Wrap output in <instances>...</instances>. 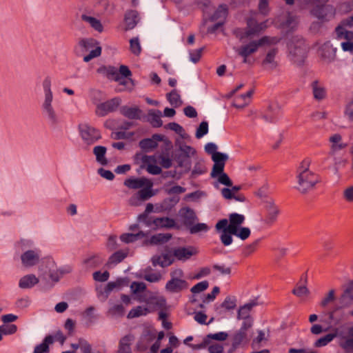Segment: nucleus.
I'll use <instances>...</instances> for the list:
<instances>
[{
  "label": "nucleus",
  "instance_id": "nucleus-1",
  "mask_svg": "<svg viewBox=\"0 0 353 353\" xmlns=\"http://www.w3.org/2000/svg\"><path fill=\"white\" fill-rule=\"evenodd\" d=\"M244 221V215L232 213L229 215L228 219H223L216 223L215 228L217 231L221 230L220 240L225 246L232 243V235L241 240H246L249 238L251 234L250 228L241 227Z\"/></svg>",
  "mask_w": 353,
  "mask_h": 353
},
{
  "label": "nucleus",
  "instance_id": "nucleus-2",
  "mask_svg": "<svg viewBox=\"0 0 353 353\" xmlns=\"http://www.w3.org/2000/svg\"><path fill=\"white\" fill-rule=\"evenodd\" d=\"M311 163L310 158L304 159L297 170V189L303 194L314 190L321 182L320 175L310 170Z\"/></svg>",
  "mask_w": 353,
  "mask_h": 353
},
{
  "label": "nucleus",
  "instance_id": "nucleus-3",
  "mask_svg": "<svg viewBox=\"0 0 353 353\" xmlns=\"http://www.w3.org/2000/svg\"><path fill=\"white\" fill-rule=\"evenodd\" d=\"M268 20L259 22L256 19V14L246 19V28H237L234 30V34L241 41L259 35L268 28Z\"/></svg>",
  "mask_w": 353,
  "mask_h": 353
},
{
  "label": "nucleus",
  "instance_id": "nucleus-4",
  "mask_svg": "<svg viewBox=\"0 0 353 353\" xmlns=\"http://www.w3.org/2000/svg\"><path fill=\"white\" fill-rule=\"evenodd\" d=\"M228 157V155L223 153H216L213 157L214 165L211 172V176L214 179H217L219 183L224 185L227 187H232V181L225 173L224 168L225 162Z\"/></svg>",
  "mask_w": 353,
  "mask_h": 353
},
{
  "label": "nucleus",
  "instance_id": "nucleus-5",
  "mask_svg": "<svg viewBox=\"0 0 353 353\" xmlns=\"http://www.w3.org/2000/svg\"><path fill=\"white\" fill-rule=\"evenodd\" d=\"M124 185L129 189H140L137 192L143 200H148L154 195L152 192L153 183L145 177L128 178L125 180Z\"/></svg>",
  "mask_w": 353,
  "mask_h": 353
},
{
  "label": "nucleus",
  "instance_id": "nucleus-6",
  "mask_svg": "<svg viewBox=\"0 0 353 353\" xmlns=\"http://www.w3.org/2000/svg\"><path fill=\"white\" fill-rule=\"evenodd\" d=\"M278 42V39L276 37H270L264 36L259 40H254L249 43L241 46L236 50L239 55L243 58V63H247L248 57L251 54L256 52L259 47L265 45H271Z\"/></svg>",
  "mask_w": 353,
  "mask_h": 353
},
{
  "label": "nucleus",
  "instance_id": "nucleus-7",
  "mask_svg": "<svg viewBox=\"0 0 353 353\" xmlns=\"http://www.w3.org/2000/svg\"><path fill=\"white\" fill-rule=\"evenodd\" d=\"M328 0H308L307 3L315 5L311 10L312 14L319 19H329L334 17L335 9L330 5H326Z\"/></svg>",
  "mask_w": 353,
  "mask_h": 353
},
{
  "label": "nucleus",
  "instance_id": "nucleus-8",
  "mask_svg": "<svg viewBox=\"0 0 353 353\" xmlns=\"http://www.w3.org/2000/svg\"><path fill=\"white\" fill-rule=\"evenodd\" d=\"M139 301L146 304L145 307L149 309L150 313L163 310L166 305V300L163 296L150 291L141 296Z\"/></svg>",
  "mask_w": 353,
  "mask_h": 353
},
{
  "label": "nucleus",
  "instance_id": "nucleus-9",
  "mask_svg": "<svg viewBox=\"0 0 353 353\" xmlns=\"http://www.w3.org/2000/svg\"><path fill=\"white\" fill-rule=\"evenodd\" d=\"M279 214L278 206L272 200L265 201L262 215L263 223L268 226L273 225L276 221Z\"/></svg>",
  "mask_w": 353,
  "mask_h": 353
},
{
  "label": "nucleus",
  "instance_id": "nucleus-10",
  "mask_svg": "<svg viewBox=\"0 0 353 353\" xmlns=\"http://www.w3.org/2000/svg\"><path fill=\"white\" fill-rule=\"evenodd\" d=\"M288 49L294 61H302L306 54V46L302 39H298L296 43L290 42L288 43Z\"/></svg>",
  "mask_w": 353,
  "mask_h": 353
},
{
  "label": "nucleus",
  "instance_id": "nucleus-11",
  "mask_svg": "<svg viewBox=\"0 0 353 353\" xmlns=\"http://www.w3.org/2000/svg\"><path fill=\"white\" fill-rule=\"evenodd\" d=\"M80 133L82 139L88 145L93 144L101 137L98 130L86 125L80 126Z\"/></svg>",
  "mask_w": 353,
  "mask_h": 353
},
{
  "label": "nucleus",
  "instance_id": "nucleus-12",
  "mask_svg": "<svg viewBox=\"0 0 353 353\" xmlns=\"http://www.w3.org/2000/svg\"><path fill=\"white\" fill-rule=\"evenodd\" d=\"M119 98H113L97 105L96 114L99 117H104L110 112L115 111L120 105Z\"/></svg>",
  "mask_w": 353,
  "mask_h": 353
},
{
  "label": "nucleus",
  "instance_id": "nucleus-13",
  "mask_svg": "<svg viewBox=\"0 0 353 353\" xmlns=\"http://www.w3.org/2000/svg\"><path fill=\"white\" fill-rule=\"evenodd\" d=\"M142 165L141 168L145 169L151 174H159L162 170L157 165V160L155 156L143 155L141 157Z\"/></svg>",
  "mask_w": 353,
  "mask_h": 353
},
{
  "label": "nucleus",
  "instance_id": "nucleus-14",
  "mask_svg": "<svg viewBox=\"0 0 353 353\" xmlns=\"http://www.w3.org/2000/svg\"><path fill=\"white\" fill-rule=\"evenodd\" d=\"M347 336V332L345 334L343 332H340L339 328L334 329V333L327 334L318 340L314 343V346L316 347H321L327 345L330 343L335 337H339V345L341 347V343L342 342L343 337Z\"/></svg>",
  "mask_w": 353,
  "mask_h": 353
},
{
  "label": "nucleus",
  "instance_id": "nucleus-15",
  "mask_svg": "<svg viewBox=\"0 0 353 353\" xmlns=\"http://www.w3.org/2000/svg\"><path fill=\"white\" fill-rule=\"evenodd\" d=\"M198 252L196 248L192 246L179 247L172 250L173 256L179 261H185L190 259Z\"/></svg>",
  "mask_w": 353,
  "mask_h": 353
},
{
  "label": "nucleus",
  "instance_id": "nucleus-16",
  "mask_svg": "<svg viewBox=\"0 0 353 353\" xmlns=\"http://www.w3.org/2000/svg\"><path fill=\"white\" fill-rule=\"evenodd\" d=\"M145 224L150 227L154 226L155 228H172L175 225V221L168 217H161L150 219L145 221Z\"/></svg>",
  "mask_w": 353,
  "mask_h": 353
},
{
  "label": "nucleus",
  "instance_id": "nucleus-17",
  "mask_svg": "<svg viewBox=\"0 0 353 353\" xmlns=\"http://www.w3.org/2000/svg\"><path fill=\"white\" fill-rule=\"evenodd\" d=\"M21 259L24 266L32 267L38 263L39 254L34 250H28L21 256Z\"/></svg>",
  "mask_w": 353,
  "mask_h": 353
},
{
  "label": "nucleus",
  "instance_id": "nucleus-18",
  "mask_svg": "<svg viewBox=\"0 0 353 353\" xmlns=\"http://www.w3.org/2000/svg\"><path fill=\"white\" fill-rule=\"evenodd\" d=\"M134 341V336L131 334L122 337L119 343L118 353H131V345Z\"/></svg>",
  "mask_w": 353,
  "mask_h": 353
},
{
  "label": "nucleus",
  "instance_id": "nucleus-19",
  "mask_svg": "<svg viewBox=\"0 0 353 353\" xmlns=\"http://www.w3.org/2000/svg\"><path fill=\"white\" fill-rule=\"evenodd\" d=\"M228 337V334L225 332H220L214 334H208L203 339L201 344L199 345L196 348H205L208 345L210 344L211 340H215L219 341H225Z\"/></svg>",
  "mask_w": 353,
  "mask_h": 353
},
{
  "label": "nucleus",
  "instance_id": "nucleus-20",
  "mask_svg": "<svg viewBox=\"0 0 353 353\" xmlns=\"http://www.w3.org/2000/svg\"><path fill=\"white\" fill-rule=\"evenodd\" d=\"M252 94L253 92L250 90L245 94L235 96L233 99V106L236 108H245L250 103Z\"/></svg>",
  "mask_w": 353,
  "mask_h": 353
},
{
  "label": "nucleus",
  "instance_id": "nucleus-21",
  "mask_svg": "<svg viewBox=\"0 0 353 353\" xmlns=\"http://www.w3.org/2000/svg\"><path fill=\"white\" fill-rule=\"evenodd\" d=\"M187 288V282L184 279H170L165 285V289L170 292H179Z\"/></svg>",
  "mask_w": 353,
  "mask_h": 353
},
{
  "label": "nucleus",
  "instance_id": "nucleus-22",
  "mask_svg": "<svg viewBox=\"0 0 353 353\" xmlns=\"http://www.w3.org/2000/svg\"><path fill=\"white\" fill-rule=\"evenodd\" d=\"M97 72L106 77L110 80L119 81V73L115 67L103 65L97 69Z\"/></svg>",
  "mask_w": 353,
  "mask_h": 353
},
{
  "label": "nucleus",
  "instance_id": "nucleus-23",
  "mask_svg": "<svg viewBox=\"0 0 353 353\" xmlns=\"http://www.w3.org/2000/svg\"><path fill=\"white\" fill-rule=\"evenodd\" d=\"M152 264L155 266L157 265L165 268L172 265L174 261V257L170 254H163L159 256H155L152 258Z\"/></svg>",
  "mask_w": 353,
  "mask_h": 353
},
{
  "label": "nucleus",
  "instance_id": "nucleus-24",
  "mask_svg": "<svg viewBox=\"0 0 353 353\" xmlns=\"http://www.w3.org/2000/svg\"><path fill=\"white\" fill-rule=\"evenodd\" d=\"M125 30L133 29L139 21V13L136 10H128L124 17Z\"/></svg>",
  "mask_w": 353,
  "mask_h": 353
},
{
  "label": "nucleus",
  "instance_id": "nucleus-25",
  "mask_svg": "<svg viewBox=\"0 0 353 353\" xmlns=\"http://www.w3.org/2000/svg\"><path fill=\"white\" fill-rule=\"evenodd\" d=\"M347 336L343 337L341 347L347 353L353 352V325L347 327Z\"/></svg>",
  "mask_w": 353,
  "mask_h": 353
},
{
  "label": "nucleus",
  "instance_id": "nucleus-26",
  "mask_svg": "<svg viewBox=\"0 0 353 353\" xmlns=\"http://www.w3.org/2000/svg\"><path fill=\"white\" fill-rule=\"evenodd\" d=\"M349 312L347 313L341 308H337L330 314V319L334 322L335 325H338L345 321L348 318Z\"/></svg>",
  "mask_w": 353,
  "mask_h": 353
},
{
  "label": "nucleus",
  "instance_id": "nucleus-27",
  "mask_svg": "<svg viewBox=\"0 0 353 353\" xmlns=\"http://www.w3.org/2000/svg\"><path fill=\"white\" fill-rule=\"evenodd\" d=\"M39 281V279L34 274H28L21 278L19 286L22 289L31 288L37 284Z\"/></svg>",
  "mask_w": 353,
  "mask_h": 353
},
{
  "label": "nucleus",
  "instance_id": "nucleus-28",
  "mask_svg": "<svg viewBox=\"0 0 353 353\" xmlns=\"http://www.w3.org/2000/svg\"><path fill=\"white\" fill-rule=\"evenodd\" d=\"M222 196L226 200L234 199L236 201L244 202L246 199L241 193H235L231 188H224L221 190Z\"/></svg>",
  "mask_w": 353,
  "mask_h": 353
},
{
  "label": "nucleus",
  "instance_id": "nucleus-29",
  "mask_svg": "<svg viewBox=\"0 0 353 353\" xmlns=\"http://www.w3.org/2000/svg\"><path fill=\"white\" fill-rule=\"evenodd\" d=\"M121 113L130 119H139L141 110L137 107L123 106L121 109Z\"/></svg>",
  "mask_w": 353,
  "mask_h": 353
},
{
  "label": "nucleus",
  "instance_id": "nucleus-30",
  "mask_svg": "<svg viewBox=\"0 0 353 353\" xmlns=\"http://www.w3.org/2000/svg\"><path fill=\"white\" fill-rule=\"evenodd\" d=\"M312 88L314 97L317 100H321L326 97L325 88L318 81H314L312 83Z\"/></svg>",
  "mask_w": 353,
  "mask_h": 353
},
{
  "label": "nucleus",
  "instance_id": "nucleus-31",
  "mask_svg": "<svg viewBox=\"0 0 353 353\" xmlns=\"http://www.w3.org/2000/svg\"><path fill=\"white\" fill-rule=\"evenodd\" d=\"M148 121L154 128L161 127L163 124L161 112L160 110H151L148 114Z\"/></svg>",
  "mask_w": 353,
  "mask_h": 353
},
{
  "label": "nucleus",
  "instance_id": "nucleus-32",
  "mask_svg": "<svg viewBox=\"0 0 353 353\" xmlns=\"http://www.w3.org/2000/svg\"><path fill=\"white\" fill-rule=\"evenodd\" d=\"M320 51L322 57L330 60L335 57L336 50L327 41L321 47Z\"/></svg>",
  "mask_w": 353,
  "mask_h": 353
},
{
  "label": "nucleus",
  "instance_id": "nucleus-33",
  "mask_svg": "<svg viewBox=\"0 0 353 353\" xmlns=\"http://www.w3.org/2000/svg\"><path fill=\"white\" fill-rule=\"evenodd\" d=\"M53 341L54 339L52 336L49 335L46 336L43 342L35 347L34 353L49 352V345L52 344Z\"/></svg>",
  "mask_w": 353,
  "mask_h": 353
},
{
  "label": "nucleus",
  "instance_id": "nucleus-34",
  "mask_svg": "<svg viewBox=\"0 0 353 353\" xmlns=\"http://www.w3.org/2000/svg\"><path fill=\"white\" fill-rule=\"evenodd\" d=\"M172 238L170 234H157L152 236L150 239V243L152 245H161L167 243Z\"/></svg>",
  "mask_w": 353,
  "mask_h": 353
},
{
  "label": "nucleus",
  "instance_id": "nucleus-35",
  "mask_svg": "<svg viewBox=\"0 0 353 353\" xmlns=\"http://www.w3.org/2000/svg\"><path fill=\"white\" fill-rule=\"evenodd\" d=\"M52 100V92H46V101L44 103V108L46 110L49 117L52 119V121L55 123L57 122L55 114L51 107V102Z\"/></svg>",
  "mask_w": 353,
  "mask_h": 353
},
{
  "label": "nucleus",
  "instance_id": "nucleus-36",
  "mask_svg": "<svg viewBox=\"0 0 353 353\" xmlns=\"http://www.w3.org/2000/svg\"><path fill=\"white\" fill-rule=\"evenodd\" d=\"M337 39L353 40V32L347 30L343 26H339L335 30Z\"/></svg>",
  "mask_w": 353,
  "mask_h": 353
},
{
  "label": "nucleus",
  "instance_id": "nucleus-37",
  "mask_svg": "<svg viewBox=\"0 0 353 353\" xmlns=\"http://www.w3.org/2000/svg\"><path fill=\"white\" fill-rule=\"evenodd\" d=\"M150 313L149 309L146 307L137 306L132 308L128 313L127 317L128 319H134L141 316H145Z\"/></svg>",
  "mask_w": 353,
  "mask_h": 353
},
{
  "label": "nucleus",
  "instance_id": "nucleus-38",
  "mask_svg": "<svg viewBox=\"0 0 353 353\" xmlns=\"http://www.w3.org/2000/svg\"><path fill=\"white\" fill-rule=\"evenodd\" d=\"M93 152L96 156L97 161L101 165L107 164V159L105 157L106 152V148L104 146H95L93 149Z\"/></svg>",
  "mask_w": 353,
  "mask_h": 353
},
{
  "label": "nucleus",
  "instance_id": "nucleus-39",
  "mask_svg": "<svg viewBox=\"0 0 353 353\" xmlns=\"http://www.w3.org/2000/svg\"><path fill=\"white\" fill-rule=\"evenodd\" d=\"M81 18L84 21L88 22L95 30L98 31L99 32H101L103 31V26L101 21L97 19L87 16L85 14H83Z\"/></svg>",
  "mask_w": 353,
  "mask_h": 353
},
{
  "label": "nucleus",
  "instance_id": "nucleus-40",
  "mask_svg": "<svg viewBox=\"0 0 353 353\" xmlns=\"http://www.w3.org/2000/svg\"><path fill=\"white\" fill-rule=\"evenodd\" d=\"M228 14V8L225 4L220 5L212 17V20H225Z\"/></svg>",
  "mask_w": 353,
  "mask_h": 353
},
{
  "label": "nucleus",
  "instance_id": "nucleus-41",
  "mask_svg": "<svg viewBox=\"0 0 353 353\" xmlns=\"http://www.w3.org/2000/svg\"><path fill=\"white\" fill-rule=\"evenodd\" d=\"M259 244V240H256L252 243L245 245L241 250L242 255L244 257H248L249 256L252 255L257 250Z\"/></svg>",
  "mask_w": 353,
  "mask_h": 353
},
{
  "label": "nucleus",
  "instance_id": "nucleus-42",
  "mask_svg": "<svg viewBox=\"0 0 353 353\" xmlns=\"http://www.w3.org/2000/svg\"><path fill=\"white\" fill-rule=\"evenodd\" d=\"M161 274L159 272H154L152 270L145 271L143 276V279L150 283H156L161 279Z\"/></svg>",
  "mask_w": 353,
  "mask_h": 353
},
{
  "label": "nucleus",
  "instance_id": "nucleus-43",
  "mask_svg": "<svg viewBox=\"0 0 353 353\" xmlns=\"http://www.w3.org/2000/svg\"><path fill=\"white\" fill-rule=\"evenodd\" d=\"M144 233L139 232L137 234L125 233L121 235L120 239L121 241L129 243L136 241L139 238L143 237Z\"/></svg>",
  "mask_w": 353,
  "mask_h": 353
},
{
  "label": "nucleus",
  "instance_id": "nucleus-44",
  "mask_svg": "<svg viewBox=\"0 0 353 353\" xmlns=\"http://www.w3.org/2000/svg\"><path fill=\"white\" fill-rule=\"evenodd\" d=\"M104 259L99 255L93 256L85 261L88 268H94L103 264Z\"/></svg>",
  "mask_w": 353,
  "mask_h": 353
},
{
  "label": "nucleus",
  "instance_id": "nucleus-45",
  "mask_svg": "<svg viewBox=\"0 0 353 353\" xmlns=\"http://www.w3.org/2000/svg\"><path fill=\"white\" fill-rule=\"evenodd\" d=\"M167 99L170 103L175 108L180 106L182 103L180 95L175 90L167 94Z\"/></svg>",
  "mask_w": 353,
  "mask_h": 353
},
{
  "label": "nucleus",
  "instance_id": "nucleus-46",
  "mask_svg": "<svg viewBox=\"0 0 353 353\" xmlns=\"http://www.w3.org/2000/svg\"><path fill=\"white\" fill-rule=\"evenodd\" d=\"M341 136L339 134H335L330 137V141L332 143V148L333 150H341L345 148V145L341 142Z\"/></svg>",
  "mask_w": 353,
  "mask_h": 353
},
{
  "label": "nucleus",
  "instance_id": "nucleus-47",
  "mask_svg": "<svg viewBox=\"0 0 353 353\" xmlns=\"http://www.w3.org/2000/svg\"><path fill=\"white\" fill-rule=\"evenodd\" d=\"M277 53V50L272 49L269 51L266 55L265 59L263 61V65L270 64L271 68H275L276 65V62L274 61L275 56Z\"/></svg>",
  "mask_w": 353,
  "mask_h": 353
},
{
  "label": "nucleus",
  "instance_id": "nucleus-48",
  "mask_svg": "<svg viewBox=\"0 0 353 353\" xmlns=\"http://www.w3.org/2000/svg\"><path fill=\"white\" fill-rule=\"evenodd\" d=\"M221 306L227 310H234L236 306V300L233 296H227Z\"/></svg>",
  "mask_w": 353,
  "mask_h": 353
},
{
  "label": "nucleus",
  "instance_id": "nucleus-49",
  "mask_svg": "<svg viewBox=\"0 0 353 353\" xmlns=\"http://www.w3.org/2000/svg\"><path fill=\"white\" fill-rule=\"evenodd\" d=\"M128 255V253L123 251H117L114 252L109 259L110 263H119L122 261Z\"/></svg>",
  "mask_w": 353,
  "mask_h": 353
},
{
  "label": "nucleus",
  "instance_id": "nucleus-50",
  "mask_svg": "<svg viewBox=\"0 0 353 353\" xmlns=\"http://www.w3.org/2000/svg\"><path fill=\"white\" fill-rule=\"evenodd\" d=\"M246 339V333L245 331H239L235 334L232 339V346L236 348L241 344Z\"/></svg>",
  "mask_w": 353,
  "mask_h": 353
},
{
  "label": "nucleus",
  "instance_id": "nucleus-51",
  "mask_svg": "<svg viewBox=\"0 0 353 353\" xmlns=\"http://www.w3.org/2000/svg\"><path fill=\"white\" fill-rule=\"evenodd\" d=\"M253 305L245 304L243 307H241L238 311V319H246L250 316V311L252 308Z\"/></svg>",
  "mask_w": 353,
  "mask_h": 353
},
{
  "label": "nucleus",
  "instance_id": "nucleus-52",
  "mask_svg": "<svg viewBox=\"0 0 353 353\" xmlns=\"http://www.w3.org/2000/svg\"><path fill=\"white\" fill-rule=\"evenodd\" d=\"M130 48L132 53L139 55L141 52V47L137 37L132 38L130 40Z\"/></svg>",
  "mask_w": 353,
  "mask_h": 353
},
{
  "label": "nucleus",
  "instance_id": "nucleus-53",
  "mask_svg": "<svg viewBox=\"0 0 353 353\" xmlns=\"http://www.w3.org/2000/svg\"><path fill=\"white\" fill-rule=\"evenodd\" d=\"M208 132V123L207 121H202L196 132V137L201 139Z\"/></svg>",
  "mask_w": 353,
  "mask_h": 353
},
{
  "label": "nucleus",
  "instance_id": "nucleus-54",
  "mask_svg": "<svg viewBox=\"0 0 353 353\" xmlns=\"http://www.w3.org/2000/svg\"><path fill=\"white\" fill-rule=\"evenodd\" d=\"M293 293L301 299H305L307 296L309 291L305 286H297L293 290Z\"/></svg>",
  "mask_w": 353,
  "mask_h": 353
},
{
  "label": "nucleus",
  "instance_id": "nucleus-55",
  "mask_svg": "<svg viewBox=\"0 0 353 353\" xmlns=\"http://www.w3.org/2000/svg\"><path fill=\"white\" fill-rule=\"evenodd\" d=\"M209 283L207 281L199 282L191 288V292L194 294L201 292L208 288Z\"/></svg>",
  "mask_w": 353,
  "mask_h": 353
},
{
  "label": "nucleus",
  "instance_id": "nucleus-56",
  "mask_svg": "<svg viewBox=\"0 0 353 353\" xmlns=\"http://www.w3.org/2000/svg\"><path fill=\"white\" fill-rule=\"evenodd\" d=\"M194 319L199 324H210L213 321V318H212L208 323H206L208 316L202 312H195Z\"/></svg>",
  "mask_w": 353,
  "mask_h": 353
},
{
  "label": "nucleus",
  "instance_id": "nucleus-57",
  "mask_svg": "<svg viewBox=\"0 0 353 353\" xmlns=\"http://www.w3.org/2000/svg\"><path fill=\"white\" fill-rule=\"evenodd\" d=\"M139 145L143 150H150L156 148L157 143L151 139H145L140 141Z\"/></svg>",
  "mask_w": 353,
  "mask_h": 353
},
{
  "label": "nucleus",
  "instance_id": "nucleus-58",
  "mask_svg": "<svg viewBox=\"0 0 353 353\" xmlns=\"http://www.w3.org/2000/svg\"><path fill=\"white\" fill-rule=\"evenodd\" d=\"M101 54V48L100 46H97L94 50H92L90 52L83 57V61L85 62H88L92 59L99 57Z\"/></svg>",
  "mask_w": 353,
  "mask_h": 353
},
{
  "label": "nucleus",
  "instance_id": "nucleus-59",
  "mask_svg": "<svg viewBox=\"0 0 353 353\" xmlns=\"http://www.w3.org/2000/svg\"><path fill=\"white\" fill-rule=\"evenodd\" d=\"M131 290L134 294L143 292L146 290V285L143 282H132L130 285Z\"/></svg>",
  "mask_w": 353,
  "mask_h": 353
},
{
  "label": "nucleus",
  "instance_id": "nucleus-60",
  "mask_svg": "<svg viewBox=\"0 0 353 353\" xmlns=\"http://www.w3.org/2000/svg\"><path fill=\"white\" fill-rule=\"evenodd\" d=\"M209 229L208 226L205 223H197L192 225L190 228V232L191 234H196L199 232H206Z\"/></svg>",
  "mask_w": 353,
  "mask_h": 353
},
{
  "label": "nucleus",
  "instance_id": "nucleus-61",
  "mask_svg": "<svg viewBox=\"0 0 353 353\" xmlns=\"http://www.w3.org/2000/svg\"><path fill=\"white\" fill-rule=\"evenodd\" d=\"M343 198L348 203H353V185L348 186L344 189Z\"/></svg>",
  "mask_w": 353,
  "mask_h": 353
},
{
  "label": "nucleus",
  "instance_id": "nucleus-62",
  "mask_svg": "<svg viewBox=\"0 0 353 353\" xmlns=\"http://www.w3.org/2000/svg\"><path fill=\"white\" fill-rule=\"evenodd\" d=\"M110 274L108 271L101 272L97 271L93 273V279L97 281L104 282L106 281L109 278Z\"/></svg>",
  "mask_w": 353,
  "mask_h": 353
},
{
  "label": "nucleus",
  "instance_id": "nucleus-63",
  "mask_svg": "<svg viewBox=\"0 0 353 353\" xmlns=\"http://www.w3.org/2000/svg\"><path fill=\"white\" fill-rule=\"evenodd\" d=\"M210 353H223V346L217 343H210L207 345Z\"/></svg>",
  "mask_w": 353,
  "mask_h": 353
},
{
  "label": "nucleus",
  "instance_id": "nucleus-64",
  "mask_svg": "<svg viewBox=\"0 0 353 353\" xmlns=\"http://www.w3.org/2000/svg\"><path fill=\"white\" fill-rule=\"evenodd\" d=\"M17 330V325L14 324L4 325L0 327V331L4 334H12Z\"/></svg>",
  "mask_w": 353,
  "mask_h": 353
}]
</instances>
